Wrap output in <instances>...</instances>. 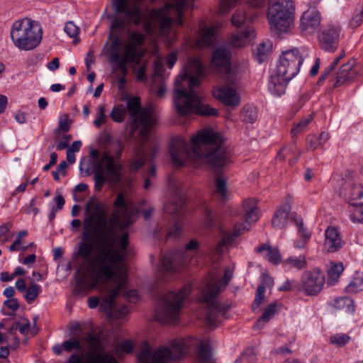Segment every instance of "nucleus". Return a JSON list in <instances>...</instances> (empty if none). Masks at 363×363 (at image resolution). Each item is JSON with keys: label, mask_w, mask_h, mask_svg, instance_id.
<instances>
[{"label": "nucleus", "mask_w": 363, "mask_h": 363, "mask_svg": "<svg viewBox=\"0 0 363 363\" xmlns=\"http://www.w3.org/2000/svg\"><path fill=\"white\" fill-rule=\"evenodd\" d=\"M91 237L87 240L94 250V243L101 247L98 255L91 258L88 266L91 280L81 276L76 280L78 293L90 291L99 285H104L114 280L116 286L104 289L106 294L99 306L101 311L111 313L115 306V299L125 289L128 276L123 270L125 255L118 250L113 249L115 239L112 238V226L108 225L104 213L95 217L91 228Z\"/></svg>", "instance_id": "nucleus-1"}, {"label": "nucleus", "mask_w": 363, "mask_h": 363, "mask_svg": "<svg viewBox=\"0 0 363 363\" xmlns=\"http://www.w3.org/2000/svg\"><path fill=\"white\" fill-rule=\"evenodd\" d=\"M204 67L199 59L191 58L184 66L183 72L175 80L174 104L179 115L194 113L200 116H216V108L202 104L200 97L193 89L200 84Z\"/></svg>", "instance_id": "nucleus-2"}, {"label": "nucleus", "mask_w": 363, "mask_h": 363, "mask_svg": "<svg viewBox=\"0 0 363 363\" xmlns=\"http://www.w3.org/2000/svg\"><path fill=\"white\" fill-rule=\"evenodd\" d=\"M223 143L220 134L203 129L191 138V144L182 137L172 138L169 154L170 159H227Z\"/></svg>", "instance_id": "nucleus-3"}, {"label": "nucleus", "mask_w": 363, "mask_h": 363, "mask_svg": "<svg viewBox=\"0 0 363 363\" xmlns=\"http://www.w3.org/2000/svg\"><path fill=\"white\" fill-rule=\"evenodd\" d=\"M79 170L85 177L94 174V187L97 190L101 189L106 182L120 184L125 172L121 160H81Z\"/></svg>", "instance_id": "nucleus-4"}, {"label": "nucleus", "mask_w": 363, "mask_h": 363, "mask_svg": "<svg viewBox=\"0 0 363 363\" xmlns=\"http://www.w3.org/2000/svg\"><path fill=\"white\" fill-rule=\"evenodd\" d=\"M188 347L183 341H173L168 346L158 347L153 352L147 342H144L137 356L138 363H172L183 358Z\"/></svg>", "instance_id": "nucleus-5"}, {"label": "nucleus", "mask_w": 363, "mask_h": 363, "mask_svg": "<svg viewBox=\"0 0 363 363\" xmlns=\"http://www.w3.org/2000/svg\"><path fill=\"white\" fill-rule=\"evenodd\" d=\"M42 29L38 24L28 18L15 21L11 29L13 45L21 50L35 49L42 40Z\"/></svg>", "instance_id": "nucleus-6"}, {"label": "nucleus", "mask_w": 363, "mask_h": 363, "mask_svg": "<svg viewBox=\"0 0 363 363\" xmlns=\"http://www.w3.org/2000/svg\"><path fill=\"white\" fill-rule=\"evenodd\" d=\"M190 293L191 286L186 285L177 293L170 291L162 295L157 303V319L164 323L176 322L179 317L183 301Z\"/></svg>", "instance_id": "nucleus-7"}, {"label": "nucleus", "mask_w": 363, "mask_h": 363, "mask_svg": "<svg viewBox=\"0 0 363 363\" xmlns=\"http://www.w3.org/2000/svg\"><path fill=\"white\" fill-rule=\"evenodd\" d=\"M125 108L133 118V130H138L142 141H147L150 132L154 128L157 121L153 108H141L140 99L137 96L128 100Z\"/></svg>", "instance_id": "nucleus-8"}, {"label": "nucleus", "mask_w": 363, "mask_h": 363, "mask_svg": "<svg viewBox=\"0 0 363 363\" xmlns=\"http://www.w3.org/2000/svg\"><path fill=\"white\" fill-rule=\"evenodd\" d=\"M267 17L272 33L279 37L287 33L293 24L294 8L288 3L269 0Z\"/></svg>", "instance_id": "nucleus-9"}, {"label": "nucleus", "mask_w": 363, "mask_h": 363, "mask_svg": "<svg viewBox=\"0 0 363 363\" xmlns=\"http://www.w3.org/2000/svg\"><path fill=\"white\" fill-rule=\"evenodd\" d=\"M91 213L84 219L82 239L77 244V250L73 254L74 258H83L86 260L91 255V246L87 242L91 237L90 228L93 225L95 217L100 213H104L103 205L99 201H95L91 198L86 204V212Z\"/></svg>", "instance_id": "nucleus-10"}, {"label": "nucleus", "mask_w": 363, "mask_h": 363, "mask_svg": "<svg viewBox=\"0 0 363 363\" xmlns=\"http://www.w3.org/2000/svg\"><path fill=\"white\" fill-rule=\"evenodd\" d=\"M172 167L178 169L187 165L189 160H171ZM194 168H199L202 162L206 167L215 175V194H218L223 200L228 198L227 179L223 176V169L226 160H189Z\"/></svg>", "instance_id": "nucleus-11"}, {"label": "nucleus", "mask_w": 363, "mask_h": 363, "mask_svg": "<svg viewBox=\"0 0 363 363\" xmlns=\"http://www.w3.org/2000/svg\"><path fill=\"white\" fill-rule=\"evenodd\" d=\"M82 340L92 352L88 353L85 358L77 354H72L67 363H118L113 355L102 352L103 347L99 336L87 333Z\"/></svg>", "instance_id": "nucleus-12"}, {"label": "nucleus", "mask_w": 363, "mask_h": 363, "mask_svg": "<svg viewBox=\"0 0 363 363\" xmlns=\"http://www.w3.org/2000/svg\"><path fill=\"white\" fill-rule=\"evenodd\" d=\"M308 56L306 47L294 48L282 52L277 65L279 74L288 79H293L299 72L301 65Z\"/></svg>", "instance_id": "nucleus-13"}, {"label": "nucleus", "mask_w": 363, "mask_h": 363, "mask_svg": "<svg viewBox=\"0 0 363 363\" xmlns=\"http://www.w3.org/2000/svg\"><path fill=\"white\" fill-rule=\"evenodd\" d=\"M198 246V241L193 239L189 241L184 250L168 252L162 255L161 257V267L162 270L169 274L179 272L182 267L190 261L186 256L187 251L196 250Z\"/></svg>", "instance_id": "nucleus-14"}, {"label": "nucleus", "mask_w": 363, "mask_h": 363, "mask_svg": "<svg viewBox=\"0 0 363 363\" xmlns=\"http://www.w3.org/2000/svg\"><path fill=\"white\" fill-rule=\"evenodd\" d=\"M325 282L324 273L318 268L303 272L301 279V289L306 296H317Z\"/></svg>", "instance_id": "nucleus-15"}, {"label": "nucleus", "mask_w": 363, "mask_h": 363, "mask_svg": "<svg viewBox=\"0 0 363 363\" xmlns=\"http://www.w3.org/2000/svg\"><path fill=\"white\" fill-rule=\"evenodd\" d=\"M184 205V197L179 191H177L176 196L164 206L165 213L172 215L175 220L173 229L168 232L169 237L177 238L182 231V219L185 211Z\"/></svg>", "instance_id": "nucleus-16"}, {"label": "nucleus", "mask_w": 363, "mask_h": 363, "mask_svg": "<svg viewBox=\"0 0 363 363\" xmlns=\"http://www.w3.org/2000/svg\"><path fill=\"white\" fill-rule=\"evenodd\" d=\"M98 143L103 151L101 159H119L123 150L122 142L113 138L107 133H101L98 138Z\"/></svg>", "instance_id": "nucleus-17"}, {"label": "nucleus", "mask_w": 363, "mask_h": 363, "mask_svg": "<svg viewBox=\"0 0 363 363\" xmlns=\"http://www.w3.org/2000/svg\"><path fill=\"white\" fill-rule=\"evenodd\" d=\"M340 32V28L334 25H330L323 29L318 35L320 48L326 52H335L339 45Z\"/></svg>", "instance_id": "nucleus-18"}, {"label": "nucleus", "mask_w": 363, "mask_h": 363, "mask_svg": "<svg viewBox=\"0 0 363 363\" xmlns=\"http://www.w3.org/2000/svg\"><path fill=\"white\" fill-rule=\"evenodd\" d=\"M233 277V270L228 268L225 269L224 276L215 283H208L203 291V301L208 302L215 298L221 290L225 289Z\"/></svg>", "instance_id": "nucleus-19"}, {"label": "nucleus", "mask_w": 363, "mask_h": 363, "mask_svg": "<svg viewBox=\"0 0 363 363\" xmlns=\"http://www.w3.org/2000/svg\"><path fill=\"white\" fill-rule=\"evenodd\" d=\"M213 94L225 106L236 107L240 104V97L235 88H231L227 85L220 86L213 89Z\"/></svg>", "instance_id": "nucleus-20"}, {"label": "nucleus", "mask_w": 363, "mask_h": 363, "mask_svg": "<svg viewBox=\"0 0 363 363\" xmlns=\"http://www.w3.org/2000/svg\"><path fill=\"white\" fill-rule=\"evenodd\" d=\"M345 245L342 239L340 230L334 226H329L325 230L323 247L325 251L333 253L339 251Z\"/></svg>", "instance_id": "nucleus-21"}, {"label": "nucleus", "mask_w": 363, "mask_h": 363, "mask_svg": "<svg viewBox=\"0 0 363 363\" xmlns=\"http://www.w3.org/2000/svg\"><path fill=\"white\" fill-rule=\"evenodd\" d=\"M321 17L316 10H307L300 19V30L302 33L311 34L318 30L320 24Z\"/></svg>", "instance_id": "nucleus-22"}, {"label": "nucleus", "mask_w": 363, "mask_h": 363, "mask_svg": "<svg viewBox=\"0 0 363 363\" xmlns=\"http://www.w3.org/2000/svg\"><path fill=\"white\" fill-rule=\"evenodd\" d=\"M231 57L230 50L225 45H220L213 51L211 64L216 71L221 72L231 65Z\"/></svg>", "instance_id": "nucleus-23"}, {"label": "nucleus", "mask_w": 363, "mask_h": 363, "mask_svg": "<svg viewBox=\"0 0 363 363\" xmlns=\"http://www.w3.org/2000/svg\"><path fill=\"white\" fill-rule=\"evenodd\" d=\"M354 65L355 61L352 60L341 66L334 77L333 88L349 83L354 79L357 74V71L354 69Z\"/></svg>", "instance_id": "nucleus-24"}, {"label": "nucleus", "mask_w": 363, "mask_h": 363, "mask_svg": "<svg viewBox=\"0 0 363 363\" xmlns=\"http://www.w3.org/2000/svg\"><path fill=\"white\" fill-rule=\"evenodd\" d=\"M211 299L208 306V312L206 320L208 326L215 327L228 310V306Z\"/></svg>", "instance_id": "nucleus-25"}, {"label": "nucleus", "mask_w": 363, "mask_h": 363, "mask_svg": "<svg viewBox=\"0 0 363 363\" xmlns=\"http://www.w3.org/2000/svg\"><path fill=\"white\" fill-rule=\"evenodd\" d=\"M171 5L168 3L158 9L150 10V17L156 21H160V28L162 31H168L170 30L174 20L169 16V7Z\"/></svg>", "instance_id": "nucleus-26"}, {"label": "nucleus", "mask_w": 363, "mask_h": 363, "mask_svg": "<svg viewBox=\"0 0 363 363\" xmlns=\"http://www.w3.org/2000/svg\"><path fill=\"white\" fill-rule=\"evenodd\" d=\"M291 79L284 77L276 71L269 78L268 89L272 95L279 97L285 94L287 84Z\"/></svg>", "instance_id": "nucleus-27"}, {"label": "nucleus", "mask_w": 363, "mask_h": 363, "mask_svg": "<svg viewBox=\"0 0 363 363\" xmlns=\"http://www.w3.org/2000/svg\"><path fill=\"white\" fill-rule=\"evenodd\" d=\"M113 205L115 208H118V210L123 211V214H125L127 218L125 225H131L134 223L135 220L133 216L136 214L137 209L134 207H130L127 204L125 195L123 192L117 194Z\"/></svg>", "instance_id": "nucleus-28"}, {"label": "nucleus", "mask_w": 363, "mask_h": 363, "mask_svg": "<svg viewBox=\"0 0 363 363\" xmlns=\"http://www.w3.org/2000/svg\"><path fill=\"white\" fill-rule=\"evenodd\" d=\"M291 206L285 203L274 213L272 220V225L274 228L282 229L288 222Z\"/></svg>", "instance_id": "nucleus-29"}, {"label": "nucleus", "mask_w": 363, "mask_h": 363, "mask_svg": "<svg viewBox=\"0 0 363 363\" xmlns=\"http://www.w3.org/2000/svg\"><path fill=\"white\" fill-rule=\"evenodd\" d=\"M255 252L262 254V257L271 263L277 265L281 261V255L277 247L269 244H262L255 248Z\"/></svg>", "instance_id": "nucleus-30"}, {"label": "nucleus", "mask_w": 363, "mask_h": 363, "mask_svg": "<svg viewBox=\"0 0 363 363\" xmlns=\"http://www.w3.org/2000/svg\"><path fill=\"white\" fill-rule=\"evenodd\" d=\"M274 280L268 274L262 275V283L259 284L257 289L255 298L252 305L253 311H255V308H259L261 303L263 302L264 299V294L266 291V288H272Z\"/></svg>", "instance_id": "nucleus-31"}, {"label": "nucleus", "mask_w": 363, "mask_h": 363, "mask_svg": "<svg viewBox=\"0 0 363 363\" xmlns=\"http://www.w3.org/2000/svg\"><path fill=\"white\" fill-rule=\"evenodd\" d=\"M52 350L57 355H60L62 352V350H65L67 352H71L73 350L79 352H84L82 342L78 338H70L65 340L60 345L54 346Z\"/></svg>", "instance_id": "nucleus-32"}, {"label": "nucleus", "mask_w": 363, "mask_h": 363, "mask_svg": "<svg viewBox=\"0 0 363 363\" xmlns=\"http://www.w3.org/2000/svg\"><path fill=\"white\" fill-rule=\"evenodd\" d=\"M245 222L248 224L258 220L259 213L257 203L255 199H249L243 203Z\"/></svg>", "instance_id": "nucleus-33"}, {"label": "nucleus", "mask_w": 363, "mask_h": 363, "mask_svg": "<svg viewBox=\"0 0 363 363\" xmlns=\"http://www.w3.org/2000/svg\"><path fill=\"white\" fill-rule=\"evenodd\" d=\"M254 30L251 28H246L242 31L233 34L230 39V44L235 48H240L245 45L248 38L253 36Z\"/></svg>", "instance_id": "nucleus-34"}, {"label": "nucleus", "mask_w": 363, "mask_h": 363, "mask_svg": "<svg viewBox=\"0 0 363 363\" xmlns=\"http://www.w3.org/2000/svg\"><path fill=\"white\" fill-rule=\"evenodd\" d=\"M126 216L123 214V211L119 210L114 211L109 218L108 225L112 226V238L115 237V229L118 228L120 230H123L129 225H125L126 221Z\"/></svg>", "instance_id": "nucleus-35"}, {"label": "nucleus", "mask_w": 363, "mask_h": 363, "mask_svg": "<svg viewBox=\"0 0 363 363\" xmlns=\"http://www.w3.org/2000/svg\"><path fill=\"white\" fill-rule=\"evenodd\" d=\"M141 57L142 55L140 53L138 48L128 44L125 46L123 55H120L121 60L136 65L140 64Z\"/></svg>", "instance_id": "nucleus-36"}, {"label": "nucleus", "mask_w": 363, "mask_h": 363, "mask_svg": "<svg viewBox=\"0 0 363 363\" xmlns=\"http://www.w3.org/2000/svg\"><path fill=\"white\" fill-rule=\"evenodd\" d=\"M200 35L196 41L199 47L211 45L216 39V28L211 27L207 29L201 28Z\"/></svg>", "instance_id": "nucleus-37"}, {"label": "nucleus", "mask_w": 363, "mask_h": 363, "mask_svg": "<svg viewBox=\"0 0 363 363\" xmlns=\"http://www.w3.org/2000/svg\"><path fill=\"white\" fill-rule=\"evenodd\" d=\"M350 205L363 204V186L361 184H352L347 194Z\"/></svg>", "instance_id": "nucleus-38"}, {"label": "nucleus", "mask_w": 363, "mask_h": 363, "mask_svg": "<svg viewBox=\"0 0 363 363\" xmlns=\"http://www.w3.org/2000/svg\"><path fill=\"white\" fill-rule=\"evenodd\" d=\"M343 270L344 267L342 263L331 262L330 266L328 269V284L331 286L334 285L338 281Z\"/></svg>", "instance_id": "nucleus-39"}, {"label": "nucleus", "mask_w": 363, "mask_h": 363, "mask_svg": "<svg viewBox=\"0 0 363 363\" xmlns=\"http://www.w3.org/2000/svg\"><path fill=\"white\" fill-rule=\"evenodd\" d=\"M187 4L188 0H178L174 4H169L171 5L169 12L173 9L175 10L176 18L174 22L179 27L182 26L184 23V9L187 6Z\"/></svg>", "instance_id": "nucleus-40"}, {"label": "nucleus", "mask_w": 363, "mask_h": 363, "mask_svg": "<svg viewBox=\"0 0 363 363\" xmlns=\"http://www.w3.org/2000/svg\"><path fill=\"white\" fill-rule=\"evenodd\" d=\"M197 357L200 363H211V352L206 342L200 343L197 350Z\"/></svg>", "instance_id": "nucleus-41"}, {"label": "nucleus", "mask_w": 363, "mask_h": 363, "mask_svg": "<svg viewBox=\"0 0 363 363\" xmlns=\"http://www.w3.org/2000/svg\"><path fill=\"white\" fill-rule=\"evenodd\" d=\"M222 72H224V79L227 84L236 86L240 80L238 69L232 67L231 65Z\"/></svg>", "instance_id": "nucleus-42"}, {"label": "nucleus", "mask_w": 363, "mask_h": 363, "mask_svg": "<svg viewBox=\"0 0 363 363\" xmlns=\"http://www.w3.org/2000/svg\"><path fill=\"white\" fill-rule=\"evenodd\" d=\"M349 293H357L363 291V273L357 272L347 286Z\"/></svg>", "instance_id": "nucleus-43"}, {"label": "nucleus", "mask_w": 363, "mask_h": 363, "mask_svg": "<svg viewBox=\"0 0 363 363\" xmlns=\"http://www.w3.org/2000/svg\"><path fill=\"white\" fill-rule=\"evenodd\" d=\"M277 303L276 302L268 305L264 309L261 318L257 320V324L259 325L267 323L277 312Z\"/></svg>", "instance_id": "nucleus-44"}, {"label": "nucleus", "mask_w": 363, "mask_h": 363, "mask_svg": "<svg viewBox=\"0 0 363 363\" xmlns=\"http://www.w3.org/2000/svg\"><path fill=\"white\" fill-rule=\"evenodd\" d=\"M349 209V216L351 221L354 223H363V204L350 205Z\"/></svg>", "instance_id": "nucleus-45"}, {"label": "nucleus", "mask_w": 363, "mask_h": 363, "mask_svg": "<svg viewBox=\"0 0 363 363\" xmlns=\"http://www.w3.org/2000/svg\"><path fill=\"white\" fill-rule=\"evenodd\" d=\"M25 291L24 298L28 303H30L38 296L41 291V288L40 285L31 283Z\"/></svg>", "instance_id": "nucleus-46"}, {"label": "nucleus", "mask_w": 363, "mask_h": 363, "mask_svg": "<svg viewBox=\"0 0 363 363\" xmlns=\"http://www.w3.org/2000/svg\"><path fill=\"white\" fill-rule=\"evenodd\" d=\"M125 115L126 108L123 104L115 106L110 113L111 119L116 123L123 122Z\"/></svg>", "instance_id": "nucleus-47"}, {"label": "nucleus", "mask_w": 363, "mask_h": 363, "mask_svg": "<svg viewBox=\"0 0 363 363\" xmlns=\"http://www.w3.org/2000/svg\"><path fill=\"white\" fill-rule=\"evenodd\" d=\"M114 350L118 356L123 353L130 354L133 350V344L130 340H124L115 344Z\"/></svg>", "instance_id": "nucleus-48"}, {"label": "nucleus", "mask_w": 363, "mask_h": 363, "mask_svg": "<svg viewBox=\"0 0 363 363\" xmlns=\"http://www.w3.org/2000/svg\"><path fill=\"white\" fill-rule=\"evenodd\" d=\"M292 221L298 228V233L300 238L310 240L311 237V232L304 225L302 218L294 217Z\"/></svg>", "instance_id": "nucleus-49"}, {"label": "nucleus", "mask_w": 363, "mask_h": 363, "mask_svg": "<svg viewBox=\"0 0 363 363\" xmlns=\"http://www.w3.org/2000/svg\"><path fill=\"white\" fill-rule=\"evenodd\" d=\"M111 64H115L120 70L123 77H126L128 74L127 65L128 62H124L121 60L119 53H113L112 57L108 59Z\"/></svg>", "instance_id": "nucleus-50"}, {"label": "nucleus", "mask_w": 363, "mask_h": 363, "mask_svg": "<svg viewBox=\"0 0 363 363\" xmlns=\"http://www.w3.org/2000/svg\"><path fill=\"white\" fill-rule=\"evenodd\" d=\"M23 320L25 321V323H21L19 322H17L13 323L12 326L8 330V333L9 335H15L16 330H18L21 334H27L30 323L29 320L28 319H23Z\"/></svg>", "instance_id": "nucleus-51"}, {"label": "nucleus", "mask_w": 363, "mask_h": 363, "mask_svg": "<svg viewBox=\"0 0 363 363\" xmlns=\"http://www.w3.org/2000/svg\"><path fill=\"white\" fill-rule=\"evenodd\" d=\"M130 43L128 45L138 48L145 43V36L142 33L139 32H130L129 33Z\"/></svg>", "instance_id": "nucleus-52"}, {"label": "nucleus", "mask_w": 363, "mask_h": 363, "mask_svg": "<svg viewBox=\"0 0 363 363\" xmlns=\"http://www.w3.org/2000/svg\"><path fill=\"white\" fill-rule=\"evenodd\" d=\"M284 265H290L298 269H303L306 265V262L304 256H299L298 257H291L288 258L284 262Z\"/></svg>", "instance_id": "nucleus-53"}, {"label": "nucleus", "mask_w": 363, "mask_h": 363, "mask_svg": "<svg viewBox=\"0 0 363 363\" xmlns=\"http://www.w3.org/2000/svg\"><path fill=\"white\" fill-rule=\"evenodd\" d=\"M241 114L245 123H253L257 118V111L255 108H244Z\"/></svg>", "instance_id": "nucleus-54"}, {"label": "nucleus", "mask_w": 363, "mask_h": 363, "mask_svg": "<svg viewBox=\"0 0 363 363\" xmlns=\"http://www.w3.org/2000/svg\"><path fill=\"white\" fill-rule=\"evenodd\" d=\"M270 45H267L265 43H261L258 45L255 53V57L259 63H262L264 61L270 51Z\"/></svg>", "instance_id": "nucleus-55"}, {"label": "nucleus", "mask_w": 363, "mask_h": 363, "mask_svg": "<svg viewBox=\"0 0 363 363\" xmlns=\"http://www.w3.org/2000/svg\"><path fill=\"white\" fill-rule=\"evenodd\" d=\"M350 340V337L346 334H336L330 337V342L338 347L345 345Z\"/></svg>", "instance_id": "nucleus-56"}, {"label": "nucleus", "mask_w": 363, "mask_h": 363, "mask_svg": "<svg viewBox=\"0 0 363 363\" xmlns=\"http://www.w3.org/2000/svg\"><path fill=\"white\" fill-rule=\"evenodd\" d=\"M313 116L308 115L306 117L302 118L292 129L291 133L295 135L300 132L303 131L306 126L312 121Z\"/></svg>", "instance_id": "nucleus-57"}, {"label": "nucleus", "mask_w": 363, "mask_h": 363, "mask_svg": "<svg viewBox=\"0 0 363 363\" xmlns=\"http://www.w3.org/2000/svg\"><path fill=\"white\" fill-rule=\"evenodd\" d=\"M247 20V17L245 12L240 11H236V12L232 16L231 22L233 26L239 28Z\"/></svg>", "instance_id": "nucleus-58"}, {"label": "nucleus", "mask_w": 363, "mask_h": 363, "mask_svg": "<svg viewBox=\"0 0 363 363\" xmlns=\"http://www.w3.org/2000/svg\"><path fill=\"white\" fill-rule=\"evenodd\" d=\"M106 121V116L105 115V108L101 105L98 108V112L96 115V118L94 121V124L96 127L99 128Z\"/></svg>", "instance_id": "nucleus-59"}, {"label": "nucleus", "mask_w": 363, "mask_h": 363, "mask_svg": "<svg viewBox=\"0 0 363 363\" xmlns=\"http://www.w3.org/2000/svg\"><path fill=\"white\" fill-rule=\"evenodd\" d=\"M4 306H6L8 308L11 309V313H7L4 312V309H2V313L4 315H13L15 314V312L19 308V303L16 298H11L7 299L4 302Z\"/></svg>", "instance_id": "nucleus-60"}, {"label": "nucleus", "mask_w": 363, "mask_h": 363, "mask_svg": "<svg viewBox=\"0 0 363 363\" xmlns=\"http://www.w3.org/2000/svg\"><path fill=\"white\" fill-rule=\"evenodd\" d=\"M64 30L72 38H74L79 33V28L73 21L66 23Z\"/></svg>", "instance_id": "nucleus-61"}, {"label": "nucleus", "mask_w": 363, "mask_h": 363, "mask_svg": "<svg viewBox=\"0 0 363 363\" xmlns=\"http://www.w3.org/2000/svg\"><path fill=\"white\" fill-rule=\"evenodd\" d=\"M82 146V142L80 140H76L73 142V143L68 146L67 150V157L66 159H74L75 158V152H77L80 150Z\"/></svg>", "instance_id": "nucleus-62"}, {"label": "nucleus", "mask_w": 363, "mask_h": 363, "mask_svg": "<svg viewBox=\"0 0 363 363\" xmlns=\"http://www.w3.org/2000/svg\"><path fill=\"white\" fill-rule=\"evenodd\" d=\"M238 225H235L233 233L224 234L222 241L228 246L233 243L236 238L240 235V231L238 230Z\"/></svg>", "instance_id": "nucleus-63"}, {"label": "nucleus", "mask_w": 363, "mask_h": 363, "mask_svg": "<svg viewBox=\"0 0 363 363\" xmlns=\"http://www.w3.org/2000/svg\"><path fill=\"white\" fill-rule=\"evenodd\" d=\"M204 218L206 224L209 227H214L216 225V220L213 213L209 208H206L204 210Z\"/></svg>", "instance_id": "nucleus-64"}]
</instances>
